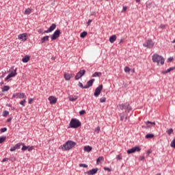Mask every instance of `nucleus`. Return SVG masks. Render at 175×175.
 Instances as JSON below:
<instances>
[{"label":"nucleus","instance_id":"obj_32","mask_svg":"<svg viewBox=\"0 0 175 175\" xmlns=\"http://www.w3.org/2000/svg\"><path fill=\"white\" fill-rule=\"evenodd\" d=\"M6 140V136L0 137V144H2Z\"/></svg>","mask_w":175,"mask_h":175},{"label":"nucleus","instance_id":"obj_54","mask_svg":"<svg viewBox=\"0 0 175 175\" xmlns=\"http://www.w3.org/2000/svg\"><path fill=\"white\" fill-rule=\"evenodd\" d=\"M14 98L17 99V96H16V93L12 95V97L11 98V99H14Z\"/></svg>","mask_w":175,"mask_h":175},{"label":"nucleus","instance_id":"obj_15","mask_svg":"<svg viewBox=\"0 0 175 175\" xmlns=\"http://www.w3.org/2000/svg\"><path fill=\"white\" fill-rule=\"evenodd\" d=\"M48 100L50 102V105H55V103L57 102V98L54 97L53 96H49Z\"/></svg>","mask_w":175,"mask_h":175},{"label":"nucleus","instance_id":"obj_64","mask_svg":"<svg viewBox=\"0 0 175 175\" xmlns=\"http://www.w3.org/2000/svg\"><path fill=\"white\" fill-rule=\"evenodd\" d=\"M137 3H140V0H135Z\"/></svg>","mask_w":175,"mask_h":175},{"label":"nucleus","instance_id":"obj_58","mask_svg":"<svg viewBox=\"0 0 175 175\" xmlns=\"http://www.w3.org/2000/svg\"><path fill=\"white\" fill-rule=\"evenodd\" d=\"M10 121H12V118L7 119L6 122H10Z\"/></svg>","mask_w":175,"mask_h":175},{"label":"nucleus","instance_id":"obj_30","mask_svg":"<svg viewBox=\"0 0 175 175\" xmlns=\"http://www.w3.org/2000/svg\"><path fill=\"white\" fill-rule=\"evenodd\" d=\"M88 33H87V31H83L82 33H80V38H81L82 39H84V38H85V36H87Z\"/></svg>","mask_w":175,"mask_h":175},{"label":"nucleus","instance_id":"obj_62","mask_svg":"<svg viewBox=\"0 0 175 175\" xmlns=\"http://www.w3.org/2000/svg\"><path fill=\"white\" fill-rule=\"evenodd\" d=\"M95 15V12H92L90 13V16H94Z\"/></svg>","mask_w":175,"mask_h":175},{"label":"nucleus","instance_id":"obj_38","mask_svg":"<svg viewBox=\"0 0 175 175\" xmlns=\"http://www.w3.org/2000/svg\"><path fill=\"white\" fill-rule=\"evenodd\" d=\"M124 72H125L126 73H129V72H131V68H129V67H128V66H126V67L124 68Z\"/></svg>","mask_w":175,"mask_h":175},{"label":"nucleus","instance_id":"obj_47","mask_svg":"<svg viewBox=\"0 0 175 175\" xmlns=\"http://www.w3.org/2000/svg\"><path fill=\"white\" fill-rule=\"evenodd\" d=\"M78 85L80 87V88H83L85 90V88H84V85H83L81 82H79Z\"/></svg>","mask_w":175,"mask_h":175},{"label":"nucleus","instance_id":"obj_21","mask_svg":"<svg viewBox=\"0 0 175 175\" xmlns=\"http://www.w3.org/2000/svg\"><path fill=\"white\" fill-rule=\"evenodd\" d=\"M83 150L86 152H91V151H92V147H91L90 146H84Z\"/></svg>","mask_w":175,"mask_h":175},{"label":"nucleus","instance_id":"obj_34","mask_svg":"<svg viewBox=\"0 0 175 175\" xmlns=\"http://www.w3.org/2000/svg\"><path fill=\"white\" fill-rule=\"evenodd\" d=\"M127 154H133L135 152V150L133 149V148L127 150Z\"/></svg>","mask_w":175,"mask_h":175},{"label":"nucleus","instance_id":"obj_2","mask_svg":"<svg viewBox=\"0 0 175 175\" xmlns=\"http://www.w3.org/2000/svg\"><path fill=\"white\" fill-rule=\"evenodd\" d=\"M81 126V122L77 118H72L68 128H72V129H77V128H80Z\"/></svg>","mask_w":175,"mask_h":175},{"label":"nucleus","instance_id":"obj_25","mask_svg":"<svg viewBox=\"0 0 175 175\" xmlns=\"http://www.w3.org/2000/svg\"><path fill=\"white\" fill-rule=\"evenodd\" d=\"M32 13V9L28 8L25 10V14L29 16V14Z\"/></svg>","mask_w":175,"mask_h":175},{"label":"nucleus","instance_id":"obj_39","mask_svg":"<svg viewBox=\"0 0 175 175\" xmlns=\"http://www.w3.org/2000/svg\"><path fill=\"white\" fill-rule=\"evenodd\" d=\"M94 132L96 133H99V132H100V127L97 126L95 129H94Z\"/></svg>","mask_w":175,"mask_h":175},{"label":"nucleus","instance_id":"obj_7","mask_svg":"<svg viewBox=\"0 0 175 175\" xmlns=\"http://www.w3.org/2000/svg\"><path fill=\"white\" fill-rule=\"evenodd\" d=\"M102 90H103V85L100 84L98 86L94 91V95L96 98H98L99 95H100V92H102Z\"/></svg>","mask_w":175,"mask_h":175},{"label":"nucleus","instance_id":"obj_51","mask_svg":"<svg viewBox=\"0 0 175 175\" xmlns=\"http://www.w3.org/2000/svg\"><path fill=\"white\" fill-rule=\"evenodd\" d=\"M27 150H28L29 152L32 151V150H33V146H30V147L29 146V148H27Z\"/></svg>","mask_w":175,"mask_h":175},{"label":"nucleus","instance_id":"obj_46","mask_svg":"<svg viewBox=\"0 0 175 175\" xmlns=\"http://www.w3.org/2000/svg\"><path fill=\"white\" fill-rule=\"evenodd\" d=\"M92 23V19H89L88 21V22L86 23L87 24V27H90V25Z\"/></svg>","mask_w":175,"mask_h":175},{"label":"nucleus","instance_id":"obj_9","mask_svg":"<svg viewBox=\"0 0 175 175\" xmlns=\"http://www.w3.org/2000/svg\"><path fill=\"white\" fill-rule=\"evenodd\" d=\"M85 75V70H79L75 77V80H80Z\"/></svg>","mask_w":175,"mask_h":175},{"label":"nucleus","instance_id":"obj_10","mask_svg":"<svg viewBox=\"0 0 175 175\" xmlns=\"http://www.w3.org/2000/svg\"><path fill=\"white\" fill-rule=\"evenodd\" d=\"M95 81V79H92L90 81H88L86 83V85L84 86V88H85V90L90 88V87H92V85H94V82Z\"/></svg>","mask_w":175,"mask_h":175},{"label":"nucleus","instance_id":"obj_44","mask_svg":"<svg viewBox=\"0 0 175 175\" xmlns=\"http://www.w3.org/2000/svg\"><path fill=\"white\" fill-rule=\"evenodd\" d=\"M79 113L80 116H84V114H85V110L83 109L80 111Z\"/></svg>","mask_w":175,"mask_h":175},{"label":"nucleus","instance_id":"obj_55","mask_svg":"<svg viewBox=\"0 0 175 175\" xmlns=\"http://www.w3.org/2000/svg\"><path fill=\"white\" fill-rule=\"evenodd\" d=\"M7 161H9V159H8V158H4V159L2 160V162H7Z\"/></svg>","mask_w":175,"mask_h":175},{"label":"nucleus","instance_id":"obj_36","mask_svg":"<svg viewBox=\"0 0 175 175\" xmlns=\"http://www.w3.org/2000/svg\"><path fill=\"white\" fill-rule=\"evenodd\" d=\"M25 102H27V100L25 99L21 100V102L19 103V105H21V106H25Z\"/></svg>","mask_w":175,"mask_h":175},{"label":"nucleus","instance_id":"obj_42","mask_svg":"<svg viewBox=\"0 0 175 175\" xmlns=\"http://www.w3.org/2000/svg\"><path fill=\"white\" fill-rule=\"evenodd\" d=\"M35 100V99L34 98H29L28 99V103H29V105H32V102H33Z\"/></svg>","mask_w":175,"mask_h":175},{"label":"nucleus","instance_id":"obj_27","mask_svg":"<svg viewBox=\"0 0 175 175\" xmlns=\"http://www.w3.org/2000/svg\"><path fill=\"white\" fill-rule=\"evenodd\" d=\"M21 146H24V143L19 142L15 145V147H16V150H20V148H21Z\"/></svg>","mask_w":175,"mask_h":175},{"label":"nucleus","instance_id":"obj_14","mask_svg":"<svg viewBox=\"0 0 175 175\" xmlns=\"http://www.w3.org/2000/svg\"><path fill=\"white\" fill-rule=\"evenodd\" d=\"M96 173H98V168H94L85 172L88 175H94L96 174Z\"/></svg>","mask_w":175,"mask_h":175},{"label":"nucleus","instance_id":"obj_40","mask_svg":"<svg viewBox=\"0 0 175 175\" xmlns=\"http://www.w3.org/2000/svg\"><path fill=\"white\" fill-rule=\"evenodd\" d=\"M166 132L167 135H170L171 133H173V129H170Z\"/></svg>","mask_w":175,"mask_h":175},{"label":"nucleus","instance_id":"obj_61","mask_svg":"<svg viewBox=\"0 0 175 175\" xmlns=\"http://www.w3.org/2000/svg\"><path fill=\"white\" fill-rule=\"evenodd\" d=\"M145 124H146V125H148V124H151V122L149 121V120H148V121H146V122H145Z\"/></svg>","mask_w":175,"mask_h":175},{"label":"nucleus","instance_id":"obj_3","mask_svg":"<svg viewBox=\"0 0 175 175\" xmlns=\"http://www.w3.org/2000/svg\"><path fill=\"white\" fill-rule=\"evenodd\" d=\"M152 59L153 62H156L157 64H161V65L165 64V58H163V56H161L158 55V53H154L152 56Z\"/></svg>","mask_w":175,"mask_h":175},{"label":"nucleus","instance_id":"obj_43","mask_svg":"<svg viewBox=\"0 0 175 175\" xmlns=\"http://www.w3.org/2000/svg\"><path fill=\"white\" fill-rule=\"evenodd\" d=\"M6 131H8V128H6V127H3V128L1 129V133L6 132Z\"/></svg>","mask_w":175,"mask_h":175},{"label":"nucleus","instance_id":"obj_48","mask_svg":"<svg viewBox=\"0 0 175 175\" xmlns=\"http://www.w3.org/2000/svg\"><path fill=\"white\" fill-rule=\"evenodd\" d=\"M173 59H174V57H170L167 59V62H172V61H173Z\"/></svg>","mask_w":175,"mask_h":175},{"label":"nucleus","instance_id":"obj_18","mask_svg":"<svg viewBox=\"0 0 175 175\" xmlns=\"http://www.w3.org/2000/svg\"><path fill=\"white\" fill-rule=\"evenodd\" d=\"M117 40V36L113 35L109 37V42L110 43H114Z\"/></svg>","mask_w":175,"mask_h":175},{"label":"nucleus","instance_id":"obj_29","mask_svg":"<svg viewBox=\"0 0 175 175\" xmlns=\"http://www.w3.org/2000/svg\"><path fill=\"white\" fill-rule=\"evenodd\" d=\"M135 152H139V151H142V148H140L139 146H135L133 147Z\"/></svg>","mask_w":175,"mask_h":175},{"label":"nucleus","instance_id":"obj_63","mask_svg":"<svg viewBox=\"0 0 175 175\" xmlns=\"http://www.w3.org/2000/svg\"><path fill=\"white\" fill-rule=\"evenodd\" d=\"M165 25H161V26H160V28H165Z\"/></svg>","mask_w":175,"mask_h":175},{"label":"nucleus","instance_id":"obj_13","mask_svg":"<svg viewBox=\"0 0 175 175\" xmlns=\"http://www.w3.org/2000/svg\"><path fill=\"white\" fill-rule=\"evenodd\" d=\"M18 39H19V40H23V42H25V40H27V33L19 34L18 36Z\"/></svg>","mask_w":175,"mask_h":175},{"label":"nucleus","instance_id":"obj_52","mask_svg":"<svg viewBox=\"0 0 175 175\" xmlns=\"http://www.w3.org/2000/svg\"><path fill=\"white\" fill-rule=\"evenodd\" d=\"M151 152H152V150L151 149H149V150H148L146 154H147V155H150V154H151Z\"/></svg>","mask_w":175,"mask_h":175},{"label":"nucleus","instance_id":"obj_37","mask_svg":"<svg viewBox=\"0 0 175 175\" xmlns=\"http://www.w3.org/2000/svg\"><path fill=\"white\" fill-rule=\"evenodd\" d=\"M79 167H85V168L88 167V165H87V164H83V163H80V164L79 165Z\"/></svg>","mask_w":175,"mask_h":175},{"label":"nucleus","instance_id":"obj_57","mask_svg":"<svg viewBox=\"0 0 175 175\" xmlns=\"http://www.w3.org/2000/svg\"><path fill=\"white\" fill-rule=\"evenodd\" d=\"M127 8L126 6H123V9L122 10V12H125Z\"/></svg>","mask_w":175,"mask_h":175},{"label":"nucleus","instance_id":"obj_53","mask_svg":"<svg viewBox=\"0 0 175 175\" xmlns=\"http://www.w3.org/2000/svg\"><path fill=\"white\" fill-rule=\"evenodd\" d=\"M38 33H43V29H39L38 30Z\"/></svg>","mask_w":175,"mask_h":175},{"label":"nucleus","instance_id":"obj_24","mask_svg":"<svg viewBox=\"0 0 175 175\" xmlns=\"http://www.w3.org/2000/svg\"><path fill=\"white\" fill-rule=\"evenodd\" d=\"M105 161V157H103V156H100L97 159H96V163L97 165H99V163H100V161Z\"/></svg>","mask_w":175,"mask_h":175},{"label":"nucleus","instance_id":"obj_50","mask_svg":"<svg viewBox=\"0 0 175 175\" xmlns=\"http://www.w3.org/2000/svg\"><path fill=\"white\" fill-rule=\"evenodd\" d=\"M116 159L118 161H120V160L122 159V157H121V155L118 154L116 156Z\"/></svg>","mask_w":175,"mask_h":175},{"label":"nucleus","instance_id":"obj_20","mask_svg":"<svg viewBox=\"0 0 175 175\" xmlns=\"http://www.w3.org/2000/svg\"><path fill=\"white\" fill-rule=\"evenodd\" d=\"M50 36H46L41 38L40 42L41 43H45L46 42L49 41Z\"/></svg>","mask_w":175,"mask_h":175},{"label":"nucleus","instance_id":"obj_60","mask_svg":"<svg viewBox=\"0 0 175 175\" xmlns=\"http://www.w3.org/2000/svg\"><path fill=\"white\" fill-rule=\"evenodd\" d=\"M124 38H121L119 44H121V43H122V42H124Z\"/></svg>","mask_w":175,"mask_h":175},{"label":"nucleus","instance_id":"obj_23","mask_svg":"<svg viewBox=\"0 0 175 175\" xmlns=\"http://www.w3.org/2000/svg\"><path fill=\"white\" fill-rule=\"evenodd\" d=\"M55 28H57V25H55V23H53L50 27L49 28V31L51 32H53V31H54V29H55Z\"/></svg>","mask_w":175,"mask_h":175},{"label":"nucleus","instance_id":"obj_11","mask_svg":"<svg viewBox=\"0 0 175 175\" xmlns=\"http://www.w3.org/2000/svg\"><path fill=\"white\" fill-rule=\"evenodd\" d=\"M16 99H25L27 96H25V93H16Z\"/></svg>","mask_w":175,"mask_h":175},{"label":"nucleus","instance_id":"obj_59","mask_svg":"<svg viewBox=\"0 0 175 175\" xmlns=\"http://www.w3.org/2000/svg\"><path fill=\"white\" fill-rule=\"evenodd\" d=\"M126 120H129V117H128L127 115H126V116L124 118V121H126Z\"/></svg>","mask_w":175,"mask_h":175},{"label":"nucleus","instance_id":"obj_17","mask_svg":"<svg viewBox=\"0 0 175 175\" xmlns=\"http://www.w3.org/2000/svg\"><path fill=\"white\" fill-rule=\"evenodd\" d=\"M175 70V66L174 67H170V68L167 69L166 70H163L161 72L162 75H166L167 73H170V72H172V70Z\"/></svg>","mask_w":175,"mask_h":175},{"label":"nucleus","instance_id":"obj_1","mask_svg":"<svg viewBox=\"0 0 175 175\" xmlns=\"http://www.w3.org/2000/svg\"><path fill=\"white\" fill-rule=\"evenodd\" d=\"M77 143L74 141L68 140L66 143H64L62 146L59 147V150H62V151H69L72 150L73 147L76 146Z\"/></svg>","mask_w":175,"mask_h":175},{"label":"nucleus","instance_id":"obj_49","mask_svg":"<svg viewBox=\"0 0 175 175\" xmlns=\"http://www.w3.org/2000/svg\"><path fill=\"white\" fill-rule=\"evenodd\" d=\"M103 169H104V170H105L107 172H111V169H110L107 167H104Z\"/></svg>","mask_w":175,"mask_h":175},{"label":"nucleus","instance_id":"obj_33","mask_svg":"<svg viewBox=\"0 0 175 175\" xmlns=\"http://www.w3.org/2000/svg\"><path fill=\"white\" fill-rule=\"evenodd\" d=\"M69 100L70 102H75V100H77V96H75L74 97H70Z\"/></svg>","mask_w":175,"mask_h":175},{"label":"nucleus","instance_id":"obj_16","mask_svg":"<svg viewBox=\"0 0 175 175\" xmlns=\"http://www.w3.org/2000/svg\"><path fill=\"white\" fill-rule=\"evenodd\" d=\"M127 111L119 113V117L120 118V121H124L125 117H126Z\"/></svg>","mask_w":175,"mask_h":175},{"label":"nucleus","instance_id":"obj_5","mask_svg":"<svg viewBox=\"0 0 175 175\" xmlns=\"http://www.w3.org/2000/svg\"><path fill=\"white\" fill-rule=\"evenodd\" d=\"M143 46L146 49H152L154 47V42L152 40H151V38H148L143 44Z\"/></svg>","mask_w":175,"mask_h":175},{"label":"nucleus","instance_id":"obj_4","mask_svg":"<svg viewBox=\"0 0 175 175\" xmlns=\"http://www.w3.org/2000/svg\"><path fill=\"white\" fill-rule=\"evenodd\" d=\"M118 107L120 109V110H126L127 111V113H129V111H132V107L129 105L128 103L119 104L118 105Z\"/></svg>","mask_w":175,"mask_h":175},{"label":"nucleus","instance_id":"obj_41","mask_svg":"<svg viewBox=\"0 0 175 175\" xmlns=\"http://www.w3.org/2000/svg\"><path fill=\"white\" fill-rule=\"evenodd\" d=\"M100 103H105V102H106V98L103 97V98H100Z\"/></svg>","mask_w":175,"mask_h":175},{"label":"nucleus","instance_id":"obj_6","mask_svg":"<svg viewBox=\"0 0 175 175\" xmlns=\"http://www.w3.org/2000/svg\"><path fill=\"white\" fill-rule=\"evenodd\" d=\"M17 76V68H15L13 70H10V74L5 78V81H8L9 79H12V77H16Z\"/></svg>","mask_w":175,"mask_h":175},{"label":"nucleus","instance_id":"obj_19","mask_svg":"<svg viewBox=\"0 0 175 175\" xmlns=\"http://www.w3.org/2000/svg\"><path fill=\"white\" fill-rule=\"evenodd\" d=\"M29 59H31V57L29 55H25L24 57H23L22 62H24V64H27Z\"/></svg>","mask_w":175,"mask_h":175},{"label":"nucleus","instance_id":"obj_12","mask_svg":"<svg viewBox=\"0 0 175 175\" xmlns=\"http://www.w3.org/2000/svg\"><path fill=\"white\" fill-rule=\"evenodd\" d=\"M64 79L66 81L70 80V79L72 77H73L75 76L74 74H69V73H67V72H64Z\"/></svg>","mask_w":175,"mask_h":175},{"label":"nucleus","instance_id":"obj_35","mask_svg":"<svg viewBox=\"0 0 175 175\" xmlns=\"http://www.w3.org/2000/svg\"><path fill=\"white\" fill-rule=\"evenodd\" d=\"M3 117H8L9 116V111H4L2 113Z\"/></svg>","mask_w":175,"mask_h":175},{"label":"nucleus","instance_id":"obj_8","mask_svg":"<svg viewBox=\"0 0 175 175\" xmlns=\"http://www.w3.org/2000/svg\"><path fill=\"white\" fill-rule=\"evenodd\" d=\"M61 35V30L57 29L54 31L53 35L51 36V40H55L59 38V36Z\"/></svg>","mask_w":175,"mask_h":175},{"label":"nucleus","instance_id":"obj_28","mask_svg":"<svg viewBox=\"0 0 175 175\" xmlns=\"http://www.w3.org/2000/svg\"><path fill=\"white\" fill-rule=\"evenodd\" d=\"M154 134L152 133H148L146 135L145 138L146 139H152L154 137Z\"/></svg>","mask_w":175,"mask_h":175},{"label":"nucleus","instance_id":"obj_22","mask_svg":"<svg viewBox=\"0 0 175 175\" xmlns=\"http://www.w3.org/2000/svg\"><path fill=\"white\" fill-rule=\"evenodd\" d=\"M10 90V87L9 85H4L2 88V92H6Z\"/></svg>","mask_w":175,"mask_h":175},{"label":"nucleus","instance_id":"obj_56","mask_svg":"<svg viewBox=\"0 0 175 175\" xmlns=\"http://www.w3.org/2000/svg\"><path fill=\"white\" fill-rule=\"evenodd\" d=\"M50 32H51V31H50L49 29H48L47 30L44 31V33H50Z\"/></svg>","mask_w":175,"mask_h":175},{"label":"nucleus","instance_id":"obj_26","mask_svg":"<svg viewBox=\"0 0 175 175\" xmlns=\"http://www.w3.org/2000/svg\"><path fill=\"white\" fill-rule=\"evenodd\" d=\"M101 75H102V72H95L92 75V77H100Z\"/></svg>","mask_w":175,"mask_h":175},{"label":"nucleus","instance_id":"obj_45","mask_svg":"<svg viewBox=\"0 0 175 175\" xmlns=\"http://www.w3.org/2000/svg\"><path fill=\"white\" fill-rule=\"evenodd\" d=\"M16 150H17V149L16 148V146H12V147L10 148V151L13 152V151H16Z\"/></svg>","mask_w":175,"mask_h":175},{"label":"nucleus","instance_id":"obj_31","mask_svg":"<svg viewBox=\"0 0 175 175\" xmlns=\"http://www.w3.org/2000/svg\"><path fill=\"white\" fill-rule=\"evenodd\" d=\"M22 146H23L21 148L22 151H27V150H28V148H29V146H25V144H23V145Z\"/></svg>","mask_w":175,"mask_h":175}]
</instances>
